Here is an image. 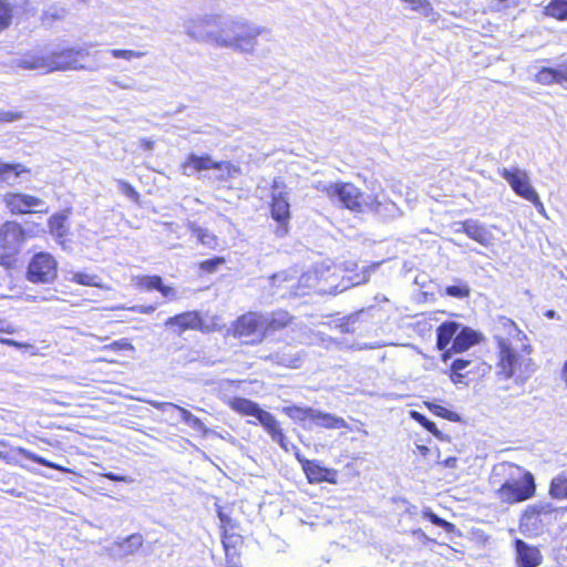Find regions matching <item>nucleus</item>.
I'll return each instance as SVG.
<instances>
[{"mask_svg": "<svg viewBox=\"0 0 567 567\" xmlns=\"http://www.w3.org/2000/svg\"><path fill=\"white\" fill-rule=\"evenodd\" d=\"M496 346L497 374L503 380L534 371L533 347L527 334L505 316L496 319L493 336Z\"/></svg>", "mask_w": 567, "mask_h": 567, "instance_id": "1", "label": "nucleus"}, {"mask_svg": "<svg viewBox=\"0 0 567 567\" xmlns=\"http://www.w3.org/2000/svg\"><path fill=\"white\" fill-rule=\"evenodd\" d=\"M261 30L247 23L231 21L221 23L218 17H205L195 21L189 35L197 41L213 43L217 47H230L249 52L256 45Z\"/></svg>", "mask_w": 567, "mask_h": 567, "instance_id": "2", "label": "nucleus"}, {"mask_svg": "<svg viewBox=\"0 0 567 567\" xmlns=\"http://www.w3.org/2000/svg\"><path fill=\"white\" fill-rule=\"evenodd\" d=\"M89 51L78 47H62L50 52L25 54L21 59V65L29 70H42L55 72L84 69V61Z\"/></svg>", "mask_w": 567, "mask_h": 567, "instance_id": "3", "label": "nucleus"}, {"mask_svg": "<svg viewBox=\"0 0 567 567\" xmlns=\"http://www.w3.org/2000/svg\"><path fill=\"white\" fill-rule=\"evenodd\" d=\"M506 476L495 489V496L502 505H515L533 498L536 494L535 477L524 467L506 463L503 464Z\"/></svg>", "mask_w": 567, "mask_h": 567, "instance_id": "4", "label": "nucleus"}, {"mask_svg": "<svg viewBox=\"0 0 567 567\" xmlns=\"http://www.w3.org/2000/svg\"><path fill=\"white\" fill-rule=\"evenodd\" d=\"M226 404L241 416L256 417L272 441L277 442L285 452L289 451V442L281 424L270 412L261 409L258 403L243 396L230 398Z\"/></svg>", "mask_w": 567, "mask_h": 567, "instance_id": "5", "label": "nucleus"}, {"mask_svg": "<svg viewBox=\"0 0 567 567\" xmlns=\"http://www.w3.org/2000/svg\"><path fill=\"white\" fill-rule=\"evenodd\" d=\"M28 231L17 220H6L0 225V267L6 270L17 268Z\"/></svg>", "mask_w": 567, "mask_h": 567, "instance_id": "6", "label": "nucleus"}, {"mask_svg": "<svg viewBox=\"0 0 567 567\" xmlns=\"http://www.w3.org/2000/svg\"><path fill=\"white\" fill-rule=\"evenodd\" d=\"M227 336L240 340L244 344L255 347L265 341L262 313L247 311L239 315L229 326Z\"/></svg>", "mask_w": 567, "mask_h": 567, "instance_id": "7", "label": "nucleus"}, {"mask_svg": "<svg viewBox=\"0 0 567 567\" xmlns=\"http://www.w3.org/2000/svg\"><path fill=\"white\" fill-rule=\"evenodd\" d=\"M491 371V365L480 358H456L444 371L456 386H467L478 381Z\"/></svg>", "mask_w": 567, "mask_h": 567, "instance_id": "8", "label": "nucleus"}, {"mask_svg": "<svg viewBox=\"0 0 567 567\" xmlns=\"http://www.w3.org/2000/svg\"><path fill=\"white\" fill-rule=\"evenodd\" d=\"M59 262L48 251H38L30 258L25 268V279L34 285H48L56 280Z\"/></svg>", "mask_w": 567, "mask_h": 567, "instance_id": "9", "label": "nucleus"}, {"mask_svg": "<svg viewBox=\"0 0 567 567\" xmlns=\"http://www.w3.org/2000/svg\"><path fill=\"white\" fill-rule=\"evenodd\" d=\"M321 190L330 200H338L341 207L351 212L360 213L365 205L364 194L350 182L330 183Z\"/></svg>", "mask_w": 567, "mask_h": 567, "instance_id": "10", "label": "nucleus"}, {"mask_svg": "<svg viewBox=\"0 0 567 567\" xmlns=\"http://www.w3.org/2000/svg\"><path fill=\"white\" fill-rule=\"evenodd\" d=\"M296 460L301 466V470L309 484L328 483L338 484L339 472L336 468L327 467L319 460L306 458L299 450L295 453Z\"/></svg>", "mask_w": 567, "mask_h": 567, "instance_id": "11", "label": "nucleus"}, {"mask_svg": "<svg viewBox=\"0 0 567 567\" xmlns=\"http://www.w3.org/2000/svg\"><path fill=\"white\" fill-rule=\"evenodd\" d=\"M499 174L511 185L516 195L530 202L539 213L545 212L544 204L530 185L529 178L525 172L504 168Z\"/></svg>", "mask_w": 567, "mask_h": 567, "instance_id": "12", "label": "nucleus"}, {"mask_svg": "<svg viewBox=\"0 0 567 567\" xmlns=\"http://www.w3.org/2000/svg\"><path fill=\"white\" fill-rule=\"evenodd\" d=\"M23 457L25 460L32 461L39 465L56 470L62 473H74L71 468L56 464L52 461H49L27 449L23 447H12L3 441H0V460L10 465H17L20 458Z\"/></svg>", "mask_w": 567, "mask_h": 567, "instance_id": "13", "label": "nucleus"}, {"mask_svg": "<svg viewBox=\"0 0 567 567\" xmlns=\"http://www.w3.org/2000/svg\"><path fill=\"white\" fill-rule=\"evenodd\" d=\"M3 204L11 215H28L33 213H47L41 209L44 202L37 196L20 192H10L3 196Z\"/></svg>", "mask_w": 567, "mask_h": 567, "instance_id": "14", "label": "nucleus"}, {"mask_svg": "<svg viewBox=\"0 0 567 567\" xmlns=\"http://www.w3.org/2000/svg\"><path fill=\"white\" fill-rule=\"evenodd\" d=\"M166 328H171L174 333L182 336L186 331H206L207 326L200 311L188 310L168 317L164 322Z\"/></svg>", "mask_w": 567, "mask_h": 567, "instance_id": "15", "label": "nucleus"}, {"mask_svg": "<svg viewBox=\"0 0 567 567\" xmlns=\"http://www.w3.org/2000/svg\"><path fill=\"white\" fill-rule=\"evenodd\" d=\"M269 208L271 218L278 224L275 230L276 235L278 237L288 235L291 212L287 194L274 193L270 198Z\"/></svg>", "mask_w": 567, "mask_h": 567, "instance_id": "16", "label": "nucleus"}, {"mask_svg": "<svg viewBox=\"0 0 567 567\" xmlns=\"http://www.w3.org/2000/svg\"><path fill=\"white\" fill-rule=\"evenodd\" d=\"M133 285L141 291H158L167 301L179 299L177 289L174 286L165 285L158 275H137L132 278Z\"/></svg>", "mask_w": 567, "mask_h": 567, "instance_id": "17", "label": "nucleus"}, {"mask_svg": "<svg viewBox=\"0 0 567 567\" xmlns=\"http://www.w3.org/2000/svg\"><path fill=\"white\" fill-rule=\"evenodd\" d=\"M555 508L549 503H538L527 506L519 518V526L526 530H537L545 525L544 519L555 513Z\"/></svg>", "mask_w": 567, "mask_h": 567, "instance_id": "18", "label": "nucleus"}, {"mask_svg": "<svg viewBox=\"0 0 567 567\" xmlns=\"http://www.w3.org/2000/svg\"><path fill=\"white\" fill-rule=\"evenodd\" d=\"M481 341L482 336L477 331L468 327H460L454 342H452L449 351L441 353L440 359L442 362H447L454 354L463 353L473 346L478 344Z\"/></svg>", "mask_w": 567, "mask_h": 567, "instance_id": "19", "label": "nucleus"}, {"mask_svg": "<svg viewBox=\"0 0 567 567\" xmlns=\"http://www.w3.org/2000/svg\"><path fill=\"white\" fill-rule=\"evenodd\" d=\"M295 316L291 315L287 309L272 310L267 316L262 315V330L265 340L277 332L287 330L295 324Z\"/></svg>", "mask_w": 567, "mask_h": 567, "instance_id": "20", "label": "nucleus"}, {"mask_svg": "<svg viewBox=\"0 0 567 567\" xmlns=\"http://www.w3.org/2000/svg\"><path fill=\"white\" fill-rule=\"evenodd\" d=\"M516 567H538L543 555L537 546L529 545L523 539L514 540Z\"/></svg>", "mask_w": 567, "mask_h": 567, "instance_id": "21", "label": "nucleus"}, {"mask_svg": "<svg viewBox=\"0 0 567 567\" xmlns=\"http://www.w3.org/2000/svg\"><path fill=\"white\" fill-rule=\"evenodd\" d=\"M286 411L290 415L292 411L300 413L303 419H309L317 425L324 429H343L347 426V423L342 417L330 413L318 412L313 411L312 409H300L297 406L288 408Z\"/></svg>", "mask_w": 567, "mask_h": 567, "instance_id": "22", "label": "nucleus"}, {"mask_svg": "<svg viewBox=\"0 0 567 567\" xmlns=\"http://www.w3.org/2000/svg\"><path fill=\"white\" fill-rule=\"evenodd\" d=\"M72 213V208H65L61 212L54 213L48 219L49 233L56 239V241L64 246L65 239L69 235L68 220Z\"/></svg>", "mask_w": 567, "mask_h": 567, "instance_id": "23", "label": "nucleus"}, {"mask_svg": "<svg viewBox=\"0 0 567 567\" xmlns=\"http://www.w3.org/2000/svg\"><path fill=\"white\" fill-rule=\"evenodd\" d=\"M218 161H214L208 154H189L185 161L181 164L184 174L189 175L192 173H199L203 171L214 169L218 167Z\"/></svg>", "mask_w": 567, "mask_h": 567, "instance_id": "24", "label": "nucleus"}, {"mask_svg": "<svg viewBox=\"0 0 567 567\" xmlns=\"http://www.w3.org/2000/svg\"><path fill=\"white\" fill-rule=\"evenodd\" d=\"M460 324L454 321H444L436 329V348L441 353L449 351L452 342H454Z\"/></svg>", "mask_w": 567, "mask_h": 567, "instance_id": "25", "label": "nucleus"}, {"mask_svg": "<svg viewBox=\"0 0 567 567\" xmlns=\"http://www.w3.org/2000/svg\"><path fill=\"white\" fill-rule=\"evenodd\" d=\"M462 231L476 243L487 246L491 244L492 235L485 226L473 219L462 221Z\"/></svg>", "mask_w": 567, "mask_h": 567, "instance_id": "26", "label": "nucleus"}, {"mask_svg": "<svg viewBox=\"0 0 567 567\" xmlns=\"http://www.w3.org/2000/svg\"><path fill=\"white\" fill-rule=\"evenodd\" d=\"M223 549L225 551V557L240 556L241 549L244 547V536L240 535L237 530H233L229 533L224 532L220 535Z\"/></svg>", "mask_w": 567, "mask_h": 567, "instance_id": "27", "label": "nucleus"}, {"mask_svg": "<svg viewBox=\"0 0 567 567\" xmlns=\"http://www.w3.org/2000/svg\"><path fill=\"white\" fill-rule=\"evenodd\" d=\"M535 82L540 85H554V84H563L565 83L563 66L551 68V66H543L535 73Z\"/></svg>", "mask_w": 567, "mask_h": 567, "instance_id": "28", "label": "nucleus"}, {"mask_svg": "<svg viewBox=\"0 0 567 567\" xmlns=\"http://www.w3.org/2000/svg\"><path fill=\"white\" fill-rule=\"evenodd\" d=\"M189 233L196 238L197 243L208 249L215 250L219 245L218 237L210 233L208 229L197 225L196 223H189L187 225Z\"/></svg>", "mask_w": 567, "mask_h": 567, "instance_id": "29", "label": "nucleus"}, {"mask_svg": "<svg viewBox=\"0 0 567 567\" xmlns=\"http://www.w3.org/2000/svg\"><path fill=\"white\" fill-rule=\"evenodd\" d=\"M216 512H217V516L220 520V524H219L220 535L224 532L229 533V532L239 529V523L231 516V513H233L231 506L216 505Z\"/></svg>", "mask_w": 567, "mask_h": 567, "instance_id": "30", "label": "nucleus"}, {"mask_svg": "<svg viewBox=\"0 0 567 567\" xmlns=\"http://www.w3.org/2000/svg\"><path fill=\"white\" fill-rule=\"evenodd\" d=\"M217 164L219 166L214 169L219 171V174L216 176L219 183L228 182L241 175V168L229 161H218Z\"/></svg>", "mask_w": 567, "mask_h": 567, "instance_id": "31", "label": "nucleus"}, {"mask_svg": "<svg viewBox=\"0 0 567 567\" xmlns=\"http://www.w3.org/2000/svg\"><path fill=\"white\" fill-rule=\"evenodd\" d=\"M70 281L80 286L104 288L102 279L96 274L87 271H74L71 274Z\"/></svg>", "mask_w": 567, "mask_h": 567, "instance_id": "32", "label": "nucleus"}, {"mask_svg": "<svg viewBox=\"0 0 567 567\" xmlns=\"http://www.w3.org/2000/svg\"><path fill=\"white\" fill-rule=\"evenodd\" d=\"M544 13L557 21H567V0H550Z\"/></svg>", "mask_w": 567, "mask_h": 567, "instance_id": "33", "label": "nucleus"}, {"mask_svg": "<svg viewBox=\"0 0 567 567\" xmlns=\"http://www.w3.org/2000/svg\"><path fill=\"white\" fill-rule=\"evenodd\" d=\"M23 173H30V169L20 163H0V183L9 182L11 177H19Z\"/></svg>", "mask_w": 567, "mask_h": 567, "instance_id": "34", "label": "nucleus"}, {"mask_svg": "<svg viewBox=\"0 0 567 567\" xmlns=\"http://www.w3.org/2000/svg\"><path fill=\"white\" fill-rule=\"evenodd\" d=\"M549 495L555 499H567V473H560L550 481Z\"/></svg>", "mask_w": 567, "mask_h": 567, "instance_id": "35", "label": "nucleus"}, {"mask_svg": "<svg viewBox=\"0 0 567 567\" xmlns=\"http://www.w3.org/2000/svg\"><path fill=\"white\" fill-rule=\"evenodd\" d=\"M13 16V4L9 0H0V33L12 24Z\"/></svg>", "mask_w": 567, "mask_h": 567, "instance_id": "36", "label": "nucleus"}, {"mask_svg": "<svg viewBox=\"0 0 567 567\" xmlns=\"http://www.w3.org/2000/svg\"><path fill=\"white\" fill-rule=\"evenodd\" d=\"M225 264H226L225 257L215 256L213 258L199 261L197 264V269L203 275H210V274L216 272Z\"/></svg>", "mask_w": 567, "mask_h": 567, "instance_id": "37", "label": "nucleus"}, {"mask_svg": "<svg viewBox=\"0 0 567 567\" xmlns=\"http://www.w3.org/2000/svg\"><path fill=\"white\" fill-rule=\"evenodd\" d=\"M425 406L436 416L449 421H458V415L443 405L433 402H425Z\"/></svg>", "mask_w": 567, "mask_h": 567, "instance_id": "38", "label": "nucleus"}, {"mask_svg": "<svg viewBox=\"0 0 567 567\" xmlns=\"http://www.w3.org/2000/svg\"><path fill=\"white\" fill-rule=\"evenodd\" d=\"M411 416L420 425H422L426 431L435 435L436 437H441V431L437 429L434 422L430 421L425 415L417 411H412Z\"/></svg>", "mask_w": 567, "mask_h": 567, "instance_id": "39", "label": "nucleus"}, {"mask_svg": "<svg viewBox=\"0 0 567 567\" xmlns=\"http://www.w3.org/2000/svg\"><path fill=\"white\" fill-rule=\"evenodd\" d=\"M117 185L126 197H128L132 202L136 204L140 203L141 196L133 185L123 179H118Z\"/></svg>", "mask_w": 567, "mask_h": 567, "instance_id": "40", "label": "nucleus"}, {"mask_svg": "<svg viewBox=\"0 0 567 567\" xmlns=\"http://www.w3.org/2000/svg\"><path fill=\"white\" fill-rule=\"evenodd\" d=\"M425 517L434 525L442 527L445 532L451 533L454 530V524L445 520L444 518L437 516L433 512L425 513Z\"/></svg>", "mask_w": 567, "mask_h": 567, "instance_id": "41", "label": "nucleus"}, {"mask_svg": "<svg viewBox=\"0 0 567 567\" xmlns=\"http://www.w3.org/2000/svg\"><path fill=\"white\" fill-rule=\"evenodd\" d=\"M111 55L115 59L132 60L141 58L143 53L134 50L113 49L111 50Z\"/></svg>", "mask_w": 567, "mask_h": 567, "instance_id": "42", "label": "nucleus"}, {"mask_svg": "<svg viewBox=\"0 0 567 567\" xmlns=\"http://www.w3.org/2000/svg\"><path fill=\"white\" fill-rule=\"evenodd\" d=\"M23 117V113L19 111L0 110V123H10Z\"/></svg>", "mask_w": 567, "mask_h": 567, "instance_id": "43", "label": "nucleus"}, {"mask_svg": "<svg viewBox=\"0 0 567 567\" xmlns=\"http://www.w3.org/2000/svg\"><path fill=\"white\" fill-rule=\"evenodd\" d=\"M104 349H109L112 351H125L133 349V346L128 342L127 339H121L106 344Z\"/></svg>", "mask_w": 567, "mask_h": 567, "instance_id": "44", "label": "nucleus"}, {"mask_svg": "<svg viewBox=\"0 0 567 567\" xmlns=\"http://www.w3.org/2000/svg\"><path fill=\"white\" fill-rule=\"evenodd\" d=\"M446 293L452 297L464 298L468 296L470 290L465 287L449 286L446 287Z\"/></svg>", "mask_w": 567, "mask_h": 567, "instance_id": "45", "label": "nucleus"}, {"mask_svg": "<svg viewBox=\"0 0 567 567\" xmlns=\"http://www.w3.org/2000/svg\"><path fill=\"white\" fill-rule=\"evenodd\" d=\"M187 424L193 427L194 430L196 431H199V432H206V426L204 424V422L196 415H194L188 422Z\"/></svg>", "mask_w": 567, "mask_h": 567, "instance_id": "46", "label": "nucleus"}, {"mask_svg": "<svg viewBox=\"0 0 567 567\" xmlns=\"http://www.w3.org/2000/svg\"><path fill=\"white\" fill-rule=\"evenodd\" d=\"M171 405H172L176 411H178V413H179V415H181L182 420H183L185 423H187V422H188V421L194 416V414H193L190 411H188L187 409H185V408H183V406H181V405L173 404V403H171Z\"/></svg>", "mask_w": 567, "mask_h": 567, "instance_id": "47", "label": "nucleus"}, {"mask_svg": "<svg viewBox=\"0 0 567 567\" xmlns=\"http://www.w3.org/2000/svg\"><path fill=\"white\" fill-rule=\"evenodd\" d=\"M155 306L154 305H146V306H133L130 308L131 311L133 312H137V313H144V315H150V313H153L155 311Z\"/></svg>", "mask_w": 567, "mask_h": 567, "instance_id": "48", "label": "nucleus"}, {"mask_svg": "<svg viewBox=\"0 0 567 567\" xmlns=\"http://www.w3.org/2000/svg\"><path fill=\"white\" fill-rule=\"evenodd\" d=\"M103 476L112 482H124V483H130L132 482V480L127 476H124V475H118V474H115L113 472H107V473H104Z\"/></svg>", "mask_w": 567, "mask_h": 567, "instance_id": "49", "label": "nucleus"}, {"mask_svg": "<svg viewBox=\"0 0 567 567\" xmlns=\"http://www.w3.org/2000/svg\"><path fill=\"white\" fill-rule=\"evenodd\" d=\"M0 343L9 347H13L17 349L27 348L28 344L23 342L16 341L13 339L0 338Z\"/></svg>", "mask_w": 567, "mask_h": 567, "instance_id": "50", "label": "nucleus"}, {"mask_svg": "<svg viewBox=\"0 0 567 567\" xmlns=\"http://www.w3.org/2000/svg\"><path fill=\"white\" fill-rule=\"evenodd\" d=\"M18 329L11 324L4 326L3 320L0 319V333L13 334Z\"/></svg>", "mask_w": 567, "mask_h": 567, "instance_id": "51", "label": "nucleus"}, {"mask_svg": "<svg viewBox=\"0 0 567 567\" xmlns=\"http://www.w3.org/2000/svg\"><path fill=\"white\" fill-rule=\"evenodd\" d=\"M240 556L225 557L226 567H243L239 563Z\"/></svg>", "mask_w": 567, "mask_h": 567, "instance_id": "52", "label": "nucleus"}, {"mask_svg": "<svg viewBox=\"0 0 567 567\" xmlns=\"http://www.w3.org/2000/svg\"><path fill=\"white\" fill-rule=\"evenodd\" d=\"M126 540H135L138 547L142 546V537L137 534L131 535Z\"/></svg>", "mask_w": 567, "mask_h": 567, "instance_id": "53", "label": "nucleus"}, {"mask_svg": "<svg viewBox=\"0 0 567 567\" xmlns=\"http://www.w3.org/2000/svg\"><path fill=\"white\" fill-rule=\"evenodd\" d=\"M142 145L144 148L146 150H152L153 146H154V142L153 141H150V140H143L142 141Z\"/></svg>", "mask_w": 567, "mask_h": 567, "instance_id": "54", "label": "nucleus"}, {"mask_svg": "<svg viewBox=\"0 0 567 567\" xmlns=\"http://www.w3.org/2000/svg\"><path fill=\"white\" fill-rule=\"evenodd\" d=\"M561 378L567 384V360L564 362V365L561 368Z\"/></svg>", "mask_w": 567, "mask_h": 567, "instance_id": "55", "label": "nucleus"}, {"mask_svg": "<svg viewBox=\"0 0 567 567\" xmlns=\"http://www.w3.org/2000/svg\"><path fill=\"white\" fill-rule=\"evenodd\" d=\"M417 450L423 456H425L430 452L429 447L424 445H417Z\"/></svg>", "mask_w": 567, "mask_h": 567, "instance_id": "56", "label": "nucleus"}, {"mask_svg": "<svg viewBox=\"0 0 567 567\" xmlns=\"http://www.w3.org/2000/svg\"><path fill=\"white\" fill-rule=\"evenodd\" d=\"M455 462H456V458H455V457H449V458H446V460L444 461V464H445L446 466L452 467V466H454Z\"/></svg>", "mask_w": 567, "mask_h": 567, "instance_id": "57", "label": "nucleus"}, {"mask_svg": "<svg viewBox=\"0 0 567 567\" xmlns=\"http://www.w3.org/2000/svg\"><path fill=\"white\" fill-rule=\"evenodd\" d=\"M279 187H282V188H284V187H285V184H284V183H280V182H278V181H276V179H275V181L272 182V184H271V188H272V189H276V188H279Z\"/></svg>", "mask_w": 567, "mask_h": 567, "instance_id": "58", "label": "nucleus"}, {"mask_svg": "<svg viewBox=\"0 0 567 567\" xmlns=\"http://www.w3.org/2000/svg\"><path fill=\"white\" fill-rule=\"evenodd\" d=\"M563 66V73H564V80L565 83H567V61L561 64Z\"/></svg>", "mask_w": 567, "mask_h": 567, "instance_id": "59", "label": "nucleus"}, {"mask_svg": "<svg viewBox=\"0 0 567 567\" xmlns=\"http://www.w3.org/2000/svg\"><path fill=\"white\" fill-rule=\"evenodd\" d=\"M278 278H279V275H277V274H274V275H271V276L269 277V279H270V281H271V284H272V285H275V281H276Z\"/></svg>", "mask_w": 567, "mask_h": 567, "instance_id": "60", "label": "nucleus"}, {"mask_svg": "<svg viewBox=\"0 0 567 567\" xmlns=\"http://www.w3.org/2000/svg\"><path fill=\"white\" fill-rule=\"evenodd\" d=\"M553 315H554V312H553V311H549V312H548V316H549V317H553Z\"/></svg>", "mask_w": 567, "mask_h": 567, "instance_id": "61", "label": "nucleus"}]
</instances>
